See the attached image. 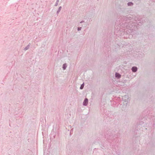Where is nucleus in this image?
<instances>
[{
	"label": "nucleus",
	"mask_w": 155,
	"mask_h": 155,
	"mask_svg": "<svg viewBox=\"0 0 155 155\" xmlns=\"http://www.w3.org/2000/svg\"><path fill=\"white\" fill-rule=\"evenodd\" d=\"M134 22H132V24H133V25H141L143 24V22L141 21V20L139 19V18L137 17H136L135 18V19L134 20Z\"/></svg>",
	"instance_id": "obj_1"
},
{
	"label": "nucleus",
	"mask_w": 155,
	"mask_h": 155,
	"mask_svg": "<svg viewBox=\"0 0 155 155\" xmlns=\"http://www.w3.org/2000/svg\"><path fill=\"white\" fill-rule=\"evenodd\" d=\"M51 138L52 139L56 138V140H58L59 138V134L58 133L57 134H51Z\"/></svg>",
	"instance_id": "obj_2"
},
{
	"label": "nucleus",
	"mask_w": 155,
	"mask_h": 155,
	"mask_svg": "<svg viewBox=\"0 0 155 155\" xmlns=\"http://www.w3.org/2000/svg\"><path fill=\"white\" fill-rule=\"evenodd\" d=\"M88 99L87 98H85L84 100V102H83V105L84 106H86L88 104Z\"/></svg>",
	"instance_id": "obj_3"
},
{
	"label": "nucleus",
	"mask_w": 155,
	"mask_h": 155,
	"mask_svg": "<svg viewBox=\"0 0 155 155\" xmlns=\"http://www.w3.org/2000/svg\"><path fill=\"white\" fill-rule=\"evenodd\" d=\"M105 138L106 139V140H110V139L112 138V135L111 136L110 135H108V134L107 135H105Z\"/></svg>",
	"instance_id": "obj_4"
},
{
	"label": "nucleus",
	"mask_w": 155,
	"mask_h": 155,
	"mask_svg": "<svg viewBox=\"0 0 155 155\" xmlns=\"http://www.w3.org/2000/svg\"><path fill=\"white\" fill-rule=\"evenodd\" d=\"M122 99L124 100V102L128 101V96L127 95H125L123 97Z\"/></svg>",
	"instance_id": "obj_5"
},
{
	"label": "nucleus",
	"mask_w": 155,
	"mask_h": 155,
	"mask_svg": "<svg viewBox=\"0 0 155 155\" xmlns=\"http://www.w3.org/2000/svg\"><path fill=\"white\" fill-rule=\"evenodd\" d=\"M131 70L132 72H135L137 71V68L136 67H133L131 68Z\"/></svg>",
	"instance_id": "obj_6"
},
{
	"label": "nucleus",
	"mask_w": 155,
	"mask_h": 155,
	"mask_svg": "<svg viewBox=\"0 0 155 155\" xmlns=\"http://www.w3.org/2000/svg\"><path fill=\"white\" fill-rule=\"evenodd\" d=\"M115 75V77L118 79H119L120 78L121 76V75L120 74H119L118 73H116Z\"/></svg>",
	"instance_id": "obj_7"
},
{
	"label": "nucleus",
	"mask_w": 155,
	"mask_h": 155,
	"mask_svg": "<svg viewBox=\"0 0 155 155\" xmlns=\"http://www.w3.org/2000/svg\"><path fill=\"white\" fill-rule=\"evenodd\" d=\"M30 45L31 44L30 43H29L28 45L27 46H26L24 49V50L25 51H26L28 50L29 48Z\"/></svg>",
	"instance_id": "obj_8"
},
{
	"label": "nucleus",
	"mask_w": 155,
	"mask_h": 155,
	"mask_svg": "<svg viewBox=\"0 0 155 155\" xmlns=\"http://www.w3.org/2000/svg\"><path fill=\"white\" fill-rule=\"evenodd\" d=\"M67 67V64L66 63H65L63 65L62 68L64 70H65L66 68Z\"/></svg>",
	"instance_id": "obj_9"
},
{
	"label": "nucleus",
	"mask_w": 155,
	"mask_h": 155,
	"mask_svg": "<svg viewBox=\"0 0 155 155\" xmlns=\"http://www.w3.org/2000/svg\"><path fill=\"white\" fill-rule=\"evenodd\" d=\"M61 8H62V7L61 6H60L57 11V14L58 15L59 13V12H60L61 9Z\"/></svg>",
	"instance_id": "obj_10"
},
{
	"label": "nucleus",
	"mask_w": 155,
	"mask_h": 155,
	"mask_svg": "<svg viewBox=\"0 0 155 155\" xmlns=\"http://www.w3.org/2000/svg\"><path fill=\"white\" fill-rule=\"evenodd\" d=\"M127 4L128 6H132L134 5V4L133 2H128Z\"/></svg>",
	"instance_id": "obj_11"
},
{
	"label": "nucleus",
	"mask_w": 155,
	"mask_h": 155,
	"mask_svg": "<svg viewBox=\"0 0 155 155\" xmlns=\"http://www.w3.org/2000/svg\"><path fill=\"white\" fill-rule=\"evenodd\" d=\"M84 83H83V84H82L81 85V86L80 87V89H82L84 88Z\"/></svg>",
	"instance_id": "obj_12"
},
{
	"label": "nucleus",
	"mask_w": 155,
	"mask_h": 155,
	"mask_svg": "<svg viewBox=\"0 0 155 155\" xmlns=\"http://www.w3.org/2000/svg\"><path fill=\"white\" fill-rule=\"evenodd\" d=\"M59 2V0H57L56 3L54 5V6H58Z\"/></svg>",
	"instance_id": "obj_13"
},
{
	"label": "nucleus",
	"mask_w": 155,
	"mask_h": 155,
	"mask_svg": "<svg viewBox=\"0 0 155 155\" xmlns=\"http://www.w3.org/2000/svg\"><path fill=\"white\" fill-rule=\"evenodd\" d=\"M100 146L101 147L102 149H104V146L103 145L101 144L100 145Z\"/></svg>",
	"instance_id": "obj_14"
},
{
	"label": "nucleus",
	"mask_w": 155,
	"mask_h": 155,
	"mask_svg": "<svg viewBox=\"0 0 155 155\" xmlns=\"http://www.w3.org/2000/svg\"><path fill=\"white\" fill-rule=\"evenodd\" d=\"M81 27H78V31L81 30Z\"/></svg>",
	"instance_id": "obj_15"
},
{
	"label": "nucleus",
	"mask_w": 155,
	"mask_h": 155,
	"mask_svg": "<svg viewBox=\"0 0 155 155\" xmlns=\"http://www.w3.org/2000/svg\"><path fill=\"white\" fill-rule=\"evenodd\" d=\"M143 122L141 121L140 122V124H139V125H142V124L143 123Z\"/></svg>",
	"instance_id": "obj_16"
},
{
	"label": "nucleus",
	"mask_w": 155,
	"mask_h": 155,
	"mask_svg": "<svg viewBox=\"0 0 155 155\" xmlns=\"http://www.w3.org/2000/svg\"><path fill=\"white\" fill-rule=\"evenodd\" d=\"M127 18H131L130 17V16H127V17H126Z\"/></svg>",
	"instance_id": "obj_17"
},
{
	"label": "nucleus",
	"mask_w": 155,
	"mask_h": 155,
	"mask_svg": "<svg viewBox=\"0 0 155 155\" xmlns=\"http://www.w3.org/2000/svg\"><path fill=\"white\" fill-rule=\"evenodd\" d=\"M84 22V20H83V21H81L80 23H82L83 22Z\"/></svg>",
	"instance_id": "obj_18"
},
{
	"label": "nucleus",
	"mask_w": 155,
	"mask_h": 155,
	"mask_svg": "<svg viewBox=\"0 0 155 155\" xmlns=\"http://www.w3.org/2000/svg\"><path fill=\"white\" fill-rule=\"evenodd\" d=\"M72 129H71V131H70V134L71 133V132H72Z\"/></svg>",
	"instance_id": "obj_19"
},
{
	"label": "nucleus",
	"mask_w": 155,
	"mask_h": 155,
	"mask_svg": "<svg viewBox=\"0 0 155 155\" xmlns=\"http://www.w3.org/2000/svg\"><path fill=\"white\" fill-rule=\"evenodd\" d=\"M126 20H132V19H126Z\"/></svg>",
	"instance_id": "obj_20"
},
{
	"label": "nucleus",
	"mask_w": 155,
	"mask_h": 155,
	"mask_svg": "<svg viewBox=\"0 0 155 155\" xmlns=\"http://www.w3.org/2000/svg\"><path fill=\"white\" fill-rule=\"evenodd\" d=\"M133 22V21H130V22Z\"/></svg>",
	"instance_id": "obj_21"
}]
</instances>
